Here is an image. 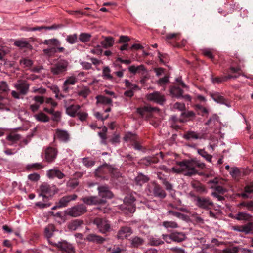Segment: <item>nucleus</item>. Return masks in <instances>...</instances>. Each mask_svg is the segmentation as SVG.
Listing matches in <instances>:
<instances>
[{
  "instance_id": "1",
  "label": "nucleus",
  "mask_w": 253,
  "mask_h": 253,
  "mask_svg": "<svg viewBox=\"0 0 253 253\" xmlns=\"http://www.w3.org/2000/svg\"><path fill=\"white\" fill-rule=\"evenodd\" d=\"M42 43L48 45V48L43 50L44 54L47 56L52 57L58 52L64 53L66 55H68L69 53L64 47L60 46L61 42L57 39L45 40Z\"/></svg>"
},
{
  "instance_id": "2",
  "label": "nucleus",
  "mask_w": 253,
  "mask_h": 253,
  "mask_svg": "<svg viewBox=\"0 0 253 253\" xmlns=\"http://www.w3.org/2000/svg\"><path fill=\"white\" fill-rule=\"evenodd\" d=\"M178 168L172 167L171 170L175 173L182 172L186 176H191L197 173L198 171L194 168L192 160H185L181 162H177Z\"/></svg>"
},
{
  "instance_id": "3",
  "label": "nucleus",
  "mask_w": 253,
  "mask_h": 253,
  "mask_svg": "<svg viewBox=\"0 0 253 253\" xmlns=\"http://www.w3.org/2000/svg\"><path fill=\"white\" fill-rule=\"evenodd\" d=\"M15 88L18 91L13 90L11 91V96L17 99H23L21 96L26 95L29 90L30 85L26 82H20L14 84Z\"/></svg>"
},
{
  "instance_id": "4",
  "label": "nucleus",
  "mask_w": 253,
  "mask_h": 253,
  "mask_svg": "<svg viewBox=\"0 0 253 253\" xmlns=\"http://www.w3.org/2000/svg\"><path fill=\"white\" fill-rule=\"evenodd\" d=\"M93 223L96 226L99 232L102 234H105L110 231V224L105 218L96 217L94 219Z\"/></svg>"
},
{
  "instance_id": "5",
  "label": "nucleus",
  "mask_w": 253,
  "mask_h": 253,
  "mask_svg": "<svg viewBox=\"0 0 253 253\" xmlns=\"http://www.w3.org/2000/svg\"><path fill=\"white\" fill-rule=\"evenodd\" d=\"M68 62L66 60H61L51 68V72L54 75L63 74L67 70Z\"/></svg>"
},
{
  "instance_id": "6",
  "label": "nucleus",
  "mask_w": 253,
  "mask_h": 253,
  "mask_svg": "<svg viewBox=\"0 0 253 253\" xmlns=\"http://www.w3.org/2000/svg\"><path fill=\"white\" fill-rule=\"evenodd\" d=\"M194 202L197 207L206 210H209L213 206V203L209 197L197 196L195 197Z\"/></svg>"
},
{
  "instance_id": "7",
  "label": "nucleus",
  "mask_w": 253,
  "mask_h": 253,
  "mask_svg": "<svg viewBox=\"0 0 253 253\" xmlns=\"http://www.w3.org/2000/svg\"><path fill=\"white\" fill-rule=\"evenodd\" d=\"M86 211V207L83 204H80L68 208L66 211V213L72 217H77L83 214Z\"/></svg>"
},
{
  "instance_id": "8",
  "label": "nucleus",
  "mask_w": 253,
  "mask_h": 253,
  "mask_svg": "<svg viewBox=\"0 0 253 253\" xmlns=\"http://www.w3.org/2000/svg\"><path fill=\"white\" fill-rule=\"evenodd\" d=\"M146 97L148 100L160 105H163L166 100L164 95L158 91L149 93L147 95Z\"/></svg>"
},
{
  "instance_id": "9",
  "label": "nucleus",
  "mask_w": 253,
  "mask_h": 253,
  "mask_svg": "<svg viewBox=\"0 0 253 253\" xmlns=\"http://www.w3.org/2000/svg\"><path fill=\"white\" fill-rule=\"evenodd\" d=\"M132 232L131 227L127 226H122L118 231L116 237L118 240H123L127 238L132 234Z\"/></svg>"
},
{
  "instance_id": "10",
  "label": "nucleus",
  "mask_w": 253,
  "mask_h": 253,
  "mask_svg": "<svg viewBox=\"0 0 253 253\" xmlns=\"http://www.w3.org/2000/svg\"><path fill=\"white\" fill-rule=\"evenodd\" d=\"M58 151L56 148L49 147L45 151V159L48 163H52L56 158Z\"/></svg>"
},
{
  "instance_id": "11",
  "label": "nucleus",
  "mask_w": 253,
  "mask_h": 253,
  "mask_svg": "<svg viewBox=\"0 0 253 253\" xmlns=\"http://www.w3.org/2000/svg\"><path fill=\"white\" fill-rule=\"evenodd\" d=\"M57 247L67 253H75V250L72 244L65 240L57 242Z\"/></svg>"
},
{
  "instance_id": "12",
  "label": "nucleus",
  "mask_w": 253,
  "mask_h": 253,
  "mask_svg": "<svg viewBox=\"0 0 253 253\" xmlns=\"http://www.w3.org/2000/svg\"><path fill=\"white\" fill-rule=\"evenodd\" d=\"M209 94L212 99L217 103L225 105L228 107H231V105L228 100L219 92H211Z\"/></svg>"
},
{
  "instance_id": "13",
  "label": "nucleus",
  "mask_w": 253,
  "mask_h": 253,
  "mask_svg": "<svg viewBox=\"0 0 253 253\" xmlns=\"http://www.w3.org/2000/svg\"><path fill=\"white\" fill-rule=\"evenodd\" d=\"M82 201L88 205L100 204L106 202L104 199H100L96 196L84 197L82 198Z\"/></svg>"
},
{
  "instance_id": "14",
  "label": "nucleus",
  "mask_w": 253,
  "mask_h": 253,
  "mask_svg": "<svg viewBox=\"0 0 253 253\" xmlns=\"http://www.w3.org/2000/svg\"><path fill=\"white\" fill-rule=\"evenodd\" d=\"M239 252L243 253H253V250L240 247H234L231 248H226L218 253H238Z\"/></svg>"
},
{
  "instance_id": "15",
  "label": "nucleus",
  "mask_w": 253,
  "mask_h": 253,
  "mask_svg": "<svg viewBox=\"0 0 253 253\" xmlns=\"http://www.w3.org/2000/svg\"><path fill=\"white\" fill-rule=\"evenodd\" d=\"M67 100H64V106L66 108V113L71 117H75L79 112L80 106L79 105H68Z\"/></svg>"
},
{
  "instance_id": "16",
  "label": "nucleus",
  "mask_w": 253,
  "mask_h": 253,
  "mask_svg": "<svg viewBox=\"0 0 253 253\" xmlns=\"http://www.w3.org/2000/svg\"><path fill=\"white\" fill-rule=\"evenodd\" d=\"M78 81V79L74 76H71L66 78L62 85V90L64 92L67 93L70 90L69 87L71 85H74Z\"/></svg>"
},
{
  "instance_id": "17",
  "label": "nucleus",
  "mask_w": 253,
  "mask_h": 253,
  "mask_svg": "<svg viewBox=\"0 0 253 253\" xmlns=\"http://www.w3.org/2000/svg\"><path fill=\"white\" fill-rule=\"evenodd\" d=\"M99 196L103 199H111L113 197V193L106 186H101L98 187Z\"/></svg>"
},
{
  "instance_id": "18",
  "label": "nucleus",
  "mask_w": 253,
  "mask_h": 253,
  "mask_svg": "<svg viewBox=\"0 0 253 253\" xmlns=\"http://www.w3.org/2000/svg\"><path fill=\"white\" fill-rule=\"evenodd\" d=\"M54 137L60 141L64 142H68L70 138V135L67 131L60 129H57L56 130Z\"/></svg>"
},
{
  "instance_id": "19",
  "label": "nucleus",
  "mask_w": 253,
  "mask_h": 253,
  "mask_svg": "<svg viewBox=\"0 0 253 253\" xmlns=\"http://www.w3.org/2000/svg\"><path fill=\"white\" fill-rule=\"evenodd\" d=\"M232 229L234 231L243 232L247 234L252 231L253 224L252 223H248L245 225L234 226L232 227Z\"/></svg>"
},
{
  "instance_id": "20",
  "label": "nucleus",
  "mask_w": 253,
  "mask_h": 253,
  "mask_svg": "<svg viewBox=\"0 0 253 253\" xmlns=\"http://www.w3.org/2000/svg\"><path fill=\"white\" fill-rule=\"evenodd\" d=\"M130 247L133 248H138L142 246L145 242L143 238L139 236H133L129 239Z\"/></svg>"
},
{
  "instance_id": "21",
  "label": "nucleus",
  "mask_w": 253,
  "mask_h": 253,
  "mask_svg": "<svg viewBox=\"0 0 253 253\" xmlns=\"http://www.w3.org/2000/svg\"><path fill=\"white\" fill-rule=\"evenodd\" d=\"M152 192L154 196L158 197L160 199L165 198L167 195L165 190L160 185L158 184H154Z\"/></svg>"
},
{
  "instance_id": "22",
  "label": "nucleus",
  "mask_w": 253,
  "mask_h": 253,
  "mask_svg": "<svg viewBox=\"0 0 253 253\" xmlns=\"http://www.w3.org/2000/svg\"><path fill=\"white\" fill-rule=\"evenodd\" d=\"M77 198V195L73 194L70 195H67L62 197L59 201L58 207H66L69 203L71 201L75 200Z\"/></svg>"
},
{
  "instance_id": "23",
  "label": "nucleus",
  "mask_w": 253,
  "mask_h": 253,
  "mask_svg": "<svg viewBox=\"0 0 253 253\" xmlns=\"http://www.w3.org/2000/svg\"><path fill=\"white\" fill-rule=\"evenodd\" d=\"M86 240L89 242L97 244L103 243L105 241V239L104 238L95 234H88L86 236Z\"/></svg>"
},
{
  "instance_id": "24",
  "label": "nucleus",
  "mask_w": 253,
  "mask_h": 253,
  "mask_svg": "<svg viewBox=\"0 0 253 253\" xmlns=\"http://www.w3.org/2000/svg\"><path fill=\"white\" fill-rule=\"evenodd\" d=\"M47 175L49 178H54L57 177L61 179H62L65 175L61 171L56 169H52L47 171Z\"/></svg>"
},
{
  "instance_id": "25",
  "label": "nucleus",
  "mask_w": 253,
  "mask_h": 253,
  "mask_svg": "<svg viewBox=\"0 0 253 253\" xmlns=\"http://www.w3.org/2000/svg\"><path fill=\"white\" fill-rule=\"evenodd\" d=\"M183 137L187 140L201 139V137L200 136L199 134L193 131H186L183 134Z\"/></svg>"
},
{
  "instance_id": "26",
  "label": "nucleus",
  "mask_w": 253,
  "mask_h": 253,
  "mask_svg": "<svg viewBox=\"0 0 253 253\" xmlns=\"http://www.w3.org/2000/svg\"><path fill=\"white\" fill-rule=\"evenodd\" d=\"M44 168L42 163H35L29 164L26 166V169L29 171H35Z\"/></svg>"
},
{
  "instance_id": "27",
  "label": "nucleus",
  "mask_w": 253,
  "mask_h": 253,
  "mask_svg": "<svg viewBox=\"0 0 253 253\" xmlns=\"http://www.w3.org/2000/svg\"><path fill=\"white\" fill-rule=\"evenodd\" d=\"M104 40L100 42L101 45L104 48H107L110 47H112L114 43V39L113 37L108 36V37H103Z\"/></svg>"
},
{
  "instance_id": "28",
  "label": "nucleus",
  "mask_w": 253,
  "mask_h": 253,
  "mask_svg": "<svg viewBox=\"0 0 253 253\" xmlns=\"http://www.w3.org/2000/svg\"><path fill=\"white\" fill-rule=\"evenodd\" d=\"M158 111H159V109L158 108L152 107L151 106L148 105L137 109V112L141 116H144L146 112H152Z\"/></svg>"
},
{
  "instance_id": "29",
  "label": "nucleus",
  "mask_w": 253,
  "mask_h": 253,
  "mask_svg": "<svg viewBox=\"0 0 253 253\" xmlns=\"http://www.w3.org/2000/svg\"><path fill=\"white\" fill-rule=\"evenodd\" d=\"M170 93L172 97L180 98L182 96L183 91L179 87L173 86L170 88Z\"/></svg>"
},
{
  "instance_id": "30",
  "label": "nucleus",
  "mask_w": 253,
  "mask_h": 253,
  "mask_svg": "<svg viewBox=\"0 0 253 253\" xmlns=\"http://www.w3.org/2000/svg\"><path fill=\"white\" fill-rule=\"evenodd\" d=\"M83 224V221L80 219H75L70 222L68 225V228L69 230L75 231L78 229Z\"/></svg>"
},
{
  "instance_id": "31",
  "label": "nucleus",
  "mask_w": 253,
  "mask_h": 253,
  "mask_svg": "<svg viewBox=\"0 0 253 253\" xmlns=\"http://www.w3.org/2000/svg\"><path fill=\"white\" fill-rule=\"evenodd\" d=\"M171 235L172 241L176 242H181L186 238L185 235L182 232H174Z\"/></svg>"
},
{
  "instance_id": "32",
  "label": "nucleus",
  "mask_w": 253,
  "mask_h": 253,
  "mask_svg": "<svg viewBox=\"0 0 253 253\" xmlns=\"http://www.w3.org/2000/svg\"><path fill=\"white\" fill-rule=\"evenodd\" d=\"M8 100L7 98L0 95V110L9 111L8 107Z\"/></svg>"
},
{
  "instance_id": "33",
  "label": "nucleus",
  "mask_w": 253,
  "mask_h": 253,
  "mask_svg": "<svg viewBox=\"0 0 253 253\" xmlns=\"http://www.w3.org/2000/svg\"><path fill=\"white\" fill-rule=\"evenodd\" d=\"M253 194V188L249 186H246L245 188V191L239 194V196H241L244 199L251 198Z\"/></svg>"
},
{
  "instance_id": "34",
  "label": "nucleus",
  "mask_w": 253,
  "mask_h": 253,
  "mask_svg": "<svg viewBox=\"0 0 253 253\" xmlns=\"http://www.w3.org/2000/svg\"><path fill=\"white\" fill-rule=\"evenodd\" d=\"M149 178L146 175L141 173L139 174L135 179L136 184L138 185L141 186L145 183L148 181Z\"/></svg>"
},
{
  "instance_id": "35",
  "label": "nucleus",
  "mask_w": 253,
  "mask_h": 253,
  "mask_svg": "<svg viewBox=\"0 0 253 253\" xmlns=\"http://www.w3.org/2000/svg\"><path fill=\"white\" fill-rule=\"evenodd\" d=\"M197 153L207 162H212V156L209 154L204 149H199L197 150Z\"/></svg>"
},
{
  "instance_id": "36",
  "label": "nucleus",
  "mask_w": 253,
  "mask_h": 253,
  "mask_svg": "<svg viewBox=\"0 0 253 253\" xmlns=\"http://www.w3.org/2000/svg\"><path fill=\"white\" fill-rule=\"evenodd\" d=\"M164 243V241L161 239L160 238L157 237H152L149 239V245L153 246H158L163 244Z\"/></svg>"
},
{
  "instance_id": "37",
  "label": "nucleus",
  "mask_w": 253,
  "mask_h": 253,
  "mask_svg": "<svg viewBox=\"0 0 253 253\" xmlns=\"http://www.w3.org/2000/svg\"><path fill=\"white\" fill-rule=\"evenodd\" d=\"M238 77V76H233L231 74H229L228 76L222 77H216L212 79V82L213 83H220L226 81L228 79H236Z\"/></svg>"
},
{
  "instance_id": "38",
  "label": "nucleus",
  "mask_w": 253,
  "mask_h": 253,
  "mask_svg": "<svg viewBox=\"0 0 253 253\" xmlns=\"http://www.w3.org/2000/svg\"><path fill=\"white\" fill-rule=\"evenodd\" d=\"M191 185L192 187L198 192L203 193L206 190L204 186L198 181H192Z\"/></svg>"
},
{
  "instance_id": "39",
  "label": "nucleus",
  "mask_w": 253,
  "mask_h": 253,
  "mask_svg": "<svg viewBox=\"0 0 253 253\" xmlns=\"http://www.w3.org/2000/svg\"><path fill=\"white\" fill-rule=\"evenodd\" d=\"M40 188L41 191V193L39 194V196L43 197V198H47V197L45 196V194L50 192V186L47 184H43L41 185Z\"/></svg>"
},
{
  "instance_id": "40",
  "label": "nucleus",
  "mask_w": 253,
  "mask_h": 253,
  "mask_svg": "<svg viewBox=\"0 0 253 253\" xmlns=\"http://www.w3.org/2000/svg\"><path fill=\"white\" fill-rule=\"evenodd\" d=\"M36 120L42 122H48L49 121V118L43 112H40L34 115Z\"/></svg>"
},
{
  "instance_id": "41",
  "label": "nucleus",
  "mask_w": 253,
  "mask_h": 253,
  "mask_svg": "<svg viewBox=\"0 0 253 253\" xmlns=\"http://www.w3.org/2000/svg\"><path fill=\"white\" fill-rule=\"evenodd\" d=\"M90 93V90L87 86H83L81 89L77 92V94L79 96L84 98H86Z\"/></svg>"
},
{
  "instance_id": "42",
  "label": "nucleus",
  "mask_w": 253,
  "mask_h": 253,
  "mask_svg": "<svg viewBox=\"0 0 253 253\" xmlns=\"http://www.w3.org/2000/svg\"><path fill=\"white\" fill-rule=\"evenodd\" d=\"M97 102L106 105H112V100L106 96L99 95L96 97Z\"/></svg>"
},
{
  "instance_id": "43",
  "label": "nucleus",
  "mask_w": 253,
  "mask_h": 253,
  "mask_svg": "<svg viewBox=\"0 0 253 253\" xmlns=\"http://www.w3.org/2000/svg\"><path fill=\"white\" fill-rule=\"evenodd\" d=\"M111 70L109 67L105 66L103 68L102 70V77L105 79L112 80L113 78L110 74Z\"/></svg>"
},
{
  "instance_id": "44",
  "label": "nucleus",
  "mask_w": 253,
  "mask_h": 253,
  "mask_svg": "<svg viewBox=\"0 0 253 253\" xmlns=\"http://www.w3.org/2000/svg\"><path fill=\"white\" fill-rule=\"evenodd\" d=\"M19 63L22 67L26 68H29L33 64V61L31 59L26 58L21 59Z\"/></svg>"
},
{
  "instance_id": "45",
  "label": "nucleus",
  "mask_w": 253,
  "mask_h": 253,
  "mask_svg": "<svg viewBox=\"0 0 253 253\" xmlns=\"http://www.w3.org/2000/svg\"><path fill=\"white\" fill-rule=\"evenodd\" d=\"M251 216L250 214L243 212L238 213L236 217V219L238 220L248 221L251 219Z\"/></svg>"
},
{
  "instance_id": "46",
  "label": "nucleus",
  "mask_w": 253,
  "mask_h": 253,
  "mask_svg": "<svg viewBox=\"0 0 253 253\" xmlns=\"http://www.w3.org/2000/svg\"><path fill=\"white\" fill-rule=\"evenodd\" d=\"M178 121L180 122H184L185 120H184V119H178L175 116H172L169 120L171 126L174 128H176L178 127V126L175 125V124Z\"/></svg>"
},
{
  "instance_id": "47",
  "label": "nucleus",
  "mask_w": 253,
  "mask_h": 253,
  "mask_svg": "<svg viewBox=\"0 0 253 253\" xmlns=\"http://www.w3.org/2000/svg\"><path fill=\"white\" fill-rule=\"evenodd\" d=\"M163 226L167 228H176L178 227L177 223L173 221H165L162 223Z\"/></svg>"
},
{
  "instance_id": "48",
  "label": "nucleus",
  "mask_w": 253,
  "mask_h": 253,
  "mask_svg": "<svg viewBox=\"0 0 253 253\" xmlns=\"http://www.w3.org/2000/svg\"><path fill=\"white\" fill-rule=\"evenodd\" d=\"M137 139V136L131 132H127L126 134L124 139L126 141H130L132 142H135Z\"/></svg>"
},
{
  "instance_id": "49",
  "label": "nucleus",
  "mask_w": 253,
  "mask_h": 253,
  "mask_svg": "<svg viewBox=\"0 0 253 253\" xmlns=\"http://www.w3.org/2000/svg\"><path fill=\"white\" fill-rule=\"evenodd\" d=\"M214 249L213 245L207 243L205 247L202 248L201 251L199 253H212Z\"/></svg>"
},
{
  "instance_id": "50",
  "label": "nucleus",
  "mask_w": 253,
  "mask_h": 253,
  "mask_svg": "<svg viewBox=\"0 0 253 253\" xmlns=\"http://www.w3.org/2000/svg\"><path fill=\"white\" fill-rule=\"evenodd\" d=\"M108 170V167L106 165H102L99 167L95 171V175L98 177H101L102 174L105 173Z\"/></svg>"
},
{
  "instance_id": "51",
  "label": "nucleus",
  "mask_w": 253,
  "mask_h": 253,
  "mask_svg": "<svg viewBox=\"0 0 253 253\" xmlns=\"http://www.w3.org/2000/svg\"><path fill=\"white\" fill-rule=\"evenodd\" d=\"M91 35L86 33H82L79 35V40L82 42H86L90 41Z\"/></svg>"
},
{
  "instance_id": "52",
  "label": "nucleus",
  "mask_w": 253,
  "mask_h": 253,
  "mask_svg": "<svg viewBox=\"0 0 253 253\" xmlns=\"http://www.w3.org/2000/svg\"><path fill=\"white\" fill-rule=\"evenodd\" d=\"M31 92L33 93H37L41 95L44 94L46 92V89L42 87H37L34 86L32 87Z\"/></svg>"
},
{
  "instance_id": "53",
  "label": "nucleus",
  "mask_w": 253,
  "mask_h": 253,
  "mask_svg": "<svg viewBox=\"0 0 253 253\" xmlns=\"http://www.w3.org/2000/svg\"><path fill=\"white\" fill-rule=\"evenodd\" d=\"M14 45L21 48H26L28 47L29 42L24 40H17L14 42Z\"/></svg>"
},
{
  "instance_id": "54",
  "label": "nucleus",
  "mask_w": 253,
  "mask_h": 253,
  "mask_svg": "<svg viewBox=\"0 0 253 253\" xmlns=\"http://www.w3.org/2000/svg\"><path fill=\"white\" fill-rule=\"evenodd\" d=\"M53 233V227L51 225H49L45 228L44 235L47 238H51Z\"/></svg>"
},
{
  "instance_id": "55",
  "label": "nucleus",
  "mask_w": 253,
  "mask_h": 253,
  "mask_svg": "<svg viewBox=\"0 0 253 253\" xmlns=\"http://www.w3.org/2000/svg\"><path fill=\"white\" fill-rule=\"evenodd\" d=\"M78 40L77 35L74 34L73 35H68L66 38L67 42L70 44H74L77 42Z\"/></svg>"
},
{
  "instance_id": "56",
  "label": "nucleus",
  "mask_w": 253,
  "mask_h": 253,
  "mask_svg": "<svg viewBox=\"0 0 253 253\" xmlns=\"http://www.w3.org/2000/svg\"><path fill=\"white\" fill-rule=\"evenodd\" d=\"M45 97L40 95H36L34 96L32 100L35 101V103L40 105L42 104L44 102Z\"/></svg>"
},
{
  "instance_id": "57",
  "label": "nucleus",
  "mask_w": 253,
  "mask_h": 253,
  "mask_svg": "<svg viewBox=\"0 0 253 253\" xmlns=\"http://www.w3.org/2000/svg\"><path fill=\"white\" fill-rule=\"evenodd\" d=\"M107 251L109 253H120L122 251H123V249L118 246L114 245L108 248L107 249Z\"/></svg>"
},
{
  "instance_id": "58",
  "label": "nucleus",
  "mask_w": 253,
  "mask_h": 253,
  "mask_svg": "<svg viewBox=\"0 0 253 253\" xmlns=\"http://www.w3.org/2000/svg\"><path fill=\"white\" fill-rule=\"evenodd\" d=\"M193 240L195 241V243L196 244H201V245H203L204 247H205L206 245L207 244L206 243L207 239L205 238V237H194L193 238Z\"/></svg>"
},
{
  "instance_id": "59",
  "label": "nucleus",
  "mask_w": 253,
  "mask_h": 253,
  "mask_svg": "<svg viewBox=\"0 0 253 253\" xmlns=\"http://www.w3.org/2000/svg\"><path fill=\"white\" fill-rule=\"evenodd\" d=\"M202 53L204 56L209 58L211 60H213L214 59L212 51L210 49L207 48L203 49L202 50Z\"/></svg>"
},
{
  "instance_id": "60",
  "label": "nucleus",
  "mask_w": 253,
  "mask_h": 253,
  "mask_svg": "<svg viewBox=\"0 0 253 253\" xmlns=\"http://www.w3.org/2000/svg\"><path fill=\"white\" fill-rule=\"evenodd\" d=\"M9 90L8 86L5 81L0 82V91L1 92H6Z\"/></svg>"
},
{
  "instance_id": "61",
  "label": "nucleus",
  "mask_w": 253,
  "mask_h": 253,
  "mask_svg": "<svg viewBox=\"0 0 253 253\" xmlns=\"http://www.w3.org/2000/svg\"><path fill=\"white\" fill-rule=\"evenodd\" d=\"M9 50L7 47L0 46V60H3L4 56L8 53Z\"/></svg>"
},
{
  "instance_id": "62",
  "label": "nucleus",
  "mask_w": 253,
  "mask_h": 253,
  "mask_svg": "<svg viewBox=\"0 0 253 253\" xmlns=\"http://www.w3.org/2000/svg\"><path fill=\"white\" fill-rule=\"evenodd\" d=\"M167 215H170V214L178 218H181V219H183L185 217L184 214H183L180 212L173 211L171 210L168 211L167 212Z\"/></svg>"
},
{
  "instance_id": "63",
  "label": "nucleus",
  "mask_w": 253,
  "mask_h": 253,
  "mask_svg": "<svg viewBox=\"0 0 253 253\" xmlns=\"http://www.w3.org/2000/svg\"><path fill=\"white\" fill-rule=\"evenodd\" d=\"M79 185L77 180H71L67 182V186L72 189H75Z\"/></svg>"
},
{
  "instance_id": "64",
  "label": "nucleus",
  "mask_w": 253,
  "mask_h": 253,
  "mask_svg": "<svg viewBox=\"0 0 253 253\" xmlns=\"http://www.w3.org/2000/svg\"><path fill=\"white\" fill-rule=\"evenodd\" d=\"M214 189L216 192L218 194H223L227 192V189L224 188L223 187L219 185L215 186L214 187H212Z\"/></svg>"
}]
</instances>
